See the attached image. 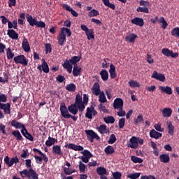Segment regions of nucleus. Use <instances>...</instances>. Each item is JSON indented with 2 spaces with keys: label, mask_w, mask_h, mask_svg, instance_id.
Masks as SVG:
<instances>
[{
  "label": "nucleus",
  "mask_w": 179,
  "mask_h": 179,
  "mask_svg": "<svg viewBox=\"0 0 179 179\" xmlns=\"http://www.w3.org/2000/svg\"><path fill=\"white\" fill-rule=\"evenodd\" d=\"M162 163H169L170 162V157L167 154H162L159 156Z\"/></svg>",
  "instance_id": "obj_35"
},
{
  "label": "nucleus",
  "mask_w": 179,
  "mask_h": 179,
  "mask_svg": "<svg viewBox=\"0 0 179 179\" xmlns=\"http://www.w3.org/2000/svg\"><path fill=\"white\" fill-rule=\"evenodd\" d=\"M85 134L90 141L93 142L94 139L96 141H100V137L96 132L93 131V130H86Z\"/></svg>",
  "instance_id": "obj_7"
},
{
  "label": "nucleus",
  "mask_w": 179,
  "mask_h": 179,
  "mask_svg": "<svg viewBox=\"0 0 179 179\" xmlns=\"http://www.w3.org/2000/svg\"><path fill=\"white\" fill-rule=\"evenodd\" d=\"M162 53L165 57H171V58H177L178 57V52H173L172 50H169V48H163L162 50Z\"/></svg>",
  "instance_id": "obj_10"
},
{
  "label": "nucleus",
  "mask_w": 179,
  "mask_h": 179,
  "mask_svg": "<svg viewBox=\"0 0 179 179\" xmlns=\"http://www.w3.org/2000/svg\"><path fill=\"white\" fill-rule=\"evenodd\" d=\"M141 177V173H129L127 175V178L137 179Z\"/></svg>",
  "instance_id": "obj_52"
},
{
  "label": "nucleus",
  "mask_w": 179,
  "mask_h": 179,
  "mask_svg": "<svg viewBox=\"0 0 179 179\" xmlns=\"http://www.w3.org/2000/svg\"><path fill=\"white\" fill-rule=\"evenodd\" d=\"M85 34L88 40H93L94 38V31H93V29H88Z\"/></svg>",
  "instance_id": "obj_43"
},
{
  "label": "nucleus",
  "mask_w": 179,
  "mask_h": 179,
  "mask_svg": "<svg viewBox=\"0 0 179 179\" xmlns=\"http://www.w3.org/2000/svg\"><path fill=\"white\" fill-rule=\"evenodd\" d=\"M96 173L99 176H106L107 170L106 168L100 166L96 169Z\"/></svg>",
  "instance_id": "obj_40"
},
{
  "label": "nucleus",
  "mask_w": 179,
  "mask_h": 179,
  "mask_svg": "<svg viewBox=\"0 0 179 179\" xmlns=\"http://www.w3.org/2000/svg\"><path fill=\"white\" fill-rule=\"evenodd\" d=\"M166 126L168 129V134L169 135H174V125L171 121L166 122Z\"/></svg>",
  "instance_id": "obj_31"
},
{
  "label": "nucleus",
  "mask_w": 179,
  "mask_h": 179,
  "mask_svg": "<svg viewBox=\"0 0 179 179\" xmlns=\"http://www.w3.org/2000/svg\"><path fill=\"white\" fill-rule=\"evenodd\" d=\"M13 61L15 64H21V65H24V66H27V64H29V61L23 55L16 56L13 58Z\"/></svg>",
  "instance_id": "obj_6"
},
{
  "label": "nucleus",
  "mask_w": 179,
  "mask_h": 179,
  "mask_svg": "<svg viewBox=\"0 0 179 179\" xmlns=\"http://www.w3.org/2000/svg\"><path fill=\"white\" fill-rule=\"evenodd\" d=\"M91 92L94 96H99V93L101 92V90H100V84H99V83H95L91 89Z\"/></svg>",
  "instance_id": "obj_17"
},
{
  "label": "nucleus",
  "mask_w": 179,
  "mask_h": 179,
  "mask_svg": "<svg viewBox=\"0 0 179 179\" xmlns=\"http://www.w3.org/2000/svg\"><path fill=\"white\" fill-rule=\"evenodd\" d=\"M35 26H36V27L44 28L45 27V22L43 21H36V24Z\"/></svg>",
  "instance_id": "obj_62"
},
{
  "label": "nucleus",
  "mask_w": 179,
  "mask_h": 179,
  "mask_svg": "<svg viewBox=\"0 0 179 179\" xmlns=\"http://www.w3.org/2000/svg\"><path fill=\"white\" fill-rule=\"evenodd\" d=\"M159 23H160L161 27H162V29H166L167 26H169V24H167V22L166 21V20H164V17H160V19L159 20Z\"/></svg>",
  "instance_id": "obj_47"
},
{
  "label": "nucleus",
  "mask_w": 179,
  "mask_h": 179,
  "mask_svg": "<svg viewBox=\"0 0 179 179\" xmlns=\"http://www.w3.org/2000/svg\"><path fill=\"white\" fill-rule=\"evenodd\" d=\"M52 153H54V155H58V156H63L64 154L62 153V150H61V145H53Z\"/></svg>",
  "instance_id": "obj_26"
},
{
  "label": "nucleus",
  "mask_w": 179,
  "mask_h": 179,
  "mask_svg": "<svg viewBox=\"0 0 179 179\" xmlns=\"http://www.w3.org/2000/svg\"><path fill=\"white\" fill-rule=\"evenodd\" d=\"M131 23L132 24H136V26H139L140 27H142L143 24H145V22L143 20L141 17H134V19L131 20Z\"/></svg>",
  "instance_id": "obj_20"
},
{
  "label": "nucleus",
  "mask_w": 179,
  "mask_h": 179,
  "mask_svg": "<svg viewBox=\"0 0 179 179\" xmlns=\"http://www.w3.org/2000/svg\"><path fill=\"white\" fill-rule=\"evenodd\" d=\"M159 90L161 93H165L166 94H173V90L169 86H159Z\"/></svg>",
  "instance_id": "obj_18"
},
{
  "label": "nucleus",
  "mask_w": 179,
  "mask_h": 179,
  "mask_svg": "<svg viewBox=\"0 0 179 179\" xmlns=\"http://www.w3.org/2000/svg\"><path fill=\"white\" fill-rule=\"evenodd\" d=\"M125 110L122 109V108H119V111L117 112L118 117H125Z\"/></svg>",
  "instance_id": "obj_61"
},
{
  "label": "nucleus",
  "mask_w": 179,
  "mask_h": 179,
  "mask_svg": "<svg viewBox=\"0 0 179 179\" xmlns=\"http://www.w3.org/2000/svg\"><path fill=\"white\" fill-rule=\"evenodd\" d=\"M154 127L155 128L156 131H158L159 132H163V131H164V129L162 128V124L160 123L155 124Z\"/></svg>",
  "instance_id": "obj_60"
},
{
  "label": "nucleus",
  "mask_w": 179,
  "mask_h": 179,
  "mask_svg": "<svg viewBox=\"0 0 179 179\" xmlns=\"http://www.w3.org/2000/svg\"><path fill=\"white\" fill-rule=\"evenodd\" d=\"M173 110L170 108H165L162 110V115L163 117H169L171 115Z\"/></svg>",
  "instance_id": "obj_34"
},
{
  "label": "nucleus",
  "mask_w": 179,
  "mask_h": 179,
  "mask_svg": "<svg viewBox=\"0 0 179 179\" xmlns=\"http://www.w3.org/2000/svg\"><path fill=\"white\" fill-rule=\"evenodd\" d=\"M12 135L15 136L17 141H22V139H23V136H22V134L19 130H14L12 131Z\"/></svg>",
  "instance_id": "obj_38"
},
{
  "label": "nucleus",
  "mask_w": 179,
  "mask_h": 179,
  "mask_svg": "<svg viewBox=\"0 0 179 179\" xmlns=\"http://www.w3.org/2000/svg\"><path fill=\"white\" fill-rule=\"evenodd\" d=\"M22 48L24 50V52H29L30 51V45L29 44V41L26 37L23 38Z\"/></svg>",
  "instance_id": "obj_19"
},
{
  "label": "nucleus",
  "mask_w": 179,
  "mask_h": 179,
  "mask_svg": "<svg viewBox=\"0 0 179 179\" xmlns=\"http://www.w3.org/2000/svg\"><path fill=\"white\" fill-rule=\"evenodd\" d=\"M80 59H82V56L72 57L69 60H66L62 64V66L64 69H66L69 73H72V69L76 65L77 62L80 61Z\"/></svg>",
  "instance_id": "obj_1"
},
{
  "label": "nucleus",
  "mask_w": 179,
  "mask_h": 179,
  "mask_svg": "<svg viewBox=\"0 0 179 179\" xmlns=\"http://www.w3.org/2000/svg\"><path fill=\"white\" fill-rule=\"evenodd\" d=\"M99 103H107V99L106 98V94L104 92L101 91L99 94Z\"/></svg>",
  "instance_id": "obj_42"
},
{
  "label": "nucleus",
  "mask_w": 179,
  "mask_h": 179,
  "mask_svg": "<svg viewBox=\"0 0 179 179\" xmlns=\"http://www.w3.org/2000/svg\"><path fill=\"white\" fill-rule=\"evenodd\" d=\"M65 148H68V149H71L76 152H82V150H83V146L75 145L73 143L66 144Z\"/></svg>",
  "instance_id": "obj_15"
},
{
  "label": "nucleus",
  "mask_w": 179,
  "mask_h": 179,
  "mask_svg": "<svg viewBox=\"0 0 179 179\" xmlns=\"http://www.w3.org/2000/svg\"><path fill=\"white\" fill-rule=\"evenodd\" d=\"M4 163H6L8 167H12L13 164H17V163H19V158L15 157L10 159L9 157L6 156L4 158Z\"/></svg>",
  "instance_id": "obj_9"
},
{
  "label": "nucleus",
  "mask_w": 179,
  "mask_h": 179,
  "mask_svg": "<svg viewBox=\"0 0 179 179\" xmlns=\"http://www.w3.org/2000/svg\"><path fill=\"white\" fill-rule=\"evenodd\" d=\"M128 85L130 87L134 89H135V87H141V84L138 81L134 80H129Z\"/></svg>",
  "instance_id": "obj_36"
},
{
  "label": "nucleus",
  "mask_w": 179,
  "mask_h": 179,
  "mask_svg": "<svg viewBox=\"0 0 179 179\" xmlns=\"http://www.w3.org/2000/svg\"><path fill=\"white\" fill-rule=\"evenodd\" d=\"M109 73L111 79H115L117 78V71H115V66L114 64H110Z\"/></svg>",
  "instance_id": "obj_25"
},
{
  "label": "nucleus",
  "mask_w": 179,
  "mask_h": 179,
  "mask_svg": "<svg viewBox=\"0 0 179 179\" xmlns=\"http://www.w3.org/2000/svg\"><path fill=\"white\" fill-rule=\"evenodd\" d=\"M93 115H97V111L92 106L87 108L85 113L86 118L92 120V118H93Z\"/></svg>",
  "instance_id": "obj_13"
},
{
  "label": "nucleus",
  "mask_w": 179,
  "mask_h": 179,
  "mask_svg": "<svg viewBox=\"0 0 179 179\" xmlns=\"http://www.w3.org/2000/svg\"><path fill=\"white\" fill-rule=\"evenodd\" d=\"M116 141L117 137H115V135L111 134L108 142L110 143V145H113V143H114Z\"/></svg>",
  "instance_id": "obj_59"
},
{
  "label": "nucleus",
  "mask_w": 179,
  "mask_h": 179,
  "mask_svg": "<svg viewBox=\"0 0 179 179\" xmlns=\"http://www.w3.org/2000/svg\"><path fill=\"white\" fill-rule=\"evenodd\" d=\"M78 169L80 173H85V171H86V165H85L82 161H80L78 162Z\"/></svg>",
  "instance_id": "obj_50"
},
{
  "label": "nucleus",
  "mask_w": 179,
  "mask_h": 179,
  "mask_svg": "<svg viewBox=\"0 0 179 179\" xmlns=\"http://www.w3.org/2000/svg\"><path fill=\"white\" fill-rule=\"evenodd\" d=\"M112 175L114 179H121L122 177V174L119 171L113 172Z\"/></svg>",
  "instance_id": "obj_57"
},
{
  "label": "nucleus",
  "mask_w": 179,
  "mask_h": 179,
  "mask_svg": "<svg viewBox=\"0 0 179 179\" xmlns=\"http://www.w3.org/2000/svg\"><path fill=\"white\" fill-rule=\"evenodd\" d=\"M139 122H143V116L142 115H139L137 116L136 119H134V124L137 125Z\"/></svg>",
  "instance_id": "obj_56"
},
{
  "label": "nucleus",
  "mask_w": 179,
  "mask_h": 179,
  "mask_svg": "<svg viewBox=\"0 0 179 179\" xmlns=\"http://www.w3.org/2000/svg\"><path fill=\"white\" fill-rule=\"evenodd\" d=\"M97 131L101 134V135H104V134H108L110 130L107 128V126L102 124L96 128Z\"/></svg>",
  "instance_id": "obj_28"
},
{
  "label": "nucleus",
  "mask_w": 179,
  "mask_h": 179,
  "mask_svg": "<svg viewBox=\"0 0 179 179\" xmlns=\"http://www.w3.org/2000/svg\"><path fill=\"white\" fill-rule=\"evenodd\" d=\"M99 13L96 9H92L91 11L89 12L88 16L90 17H94L96 16H99Z\"/></svg>",
  "instance_id": "obj_53"
},
{
  "label": "nucleus",
  "mask_w": 179,
  "mask_h": 179,
  "mask_svg": "<svg viewBox=\"0 0 179 179\" xmlns=\"http://www.w3.org/2000/svg\"><path fill=\"white\" fill-rule=\"evenodd\" d=\"M79 109H78V107L75 103H72L71 105L68 106V110L71 114H73V115H76L78 114V111Z\"/></svg>",
  "instance_id": "obj_27"
},
{
  "label": "nucleus",
  "mask_w": 179,
  "mask_h": 179,
  "mask_svg": "<svg viewBox=\"0 0 179 179\" xmlns=\"http://www.w3.org/2000/svg\"><path fill=\"white\" fill-rule=\"evenodd\" d=\"M104 152L106 153V155H113V153H114V152H115V150H114V147H113L112 145H108L105 149H104Z\"/></svg>",
  "instance_id": "obj_41"
},
{
  "label": "nucleus",
  "mask_w": 179,
  "mask_h": 179,
  "mask_svg": "<svg viewBox=\"0 0 179 179\" xmlns=\"http://www.w3.org/2000/svg\"><path fill=\"white\" fill-rule=\"evenodd\" d=\"M171 36H173V37H176L178 38H179V27H176L175 28H173L171 32Z\"/></svg>",
  "instance_id": "obj_48"
},
{
  "label": "nucleus",
  "mask_w": 179,
  "mask_h": 179,
  "mask_svg": "<svg viewBox=\"0 0 179 179\" xmlns=\"http://www.w3.org/2000/svg\"><path fill=\"white\" fill-rule=\"evenodd\" d=\"M0 110H3L4 114H10V103H0Z\"/></svg>",
  "instance_id": "obj_16"
},
{
  "label": "nucleus",
  "mask_w": 179,
  "mask_h": 179,
  "mask_svg": "<svg viewBox=\"0 0 179 179\" xmlns=\"http://www.w3.org/2000/svg\"><path fill=\"white\" fill-rule=\"evenodd\" d=\"M133 163H143V159L142 158L138 157L136 156L132 155L131 157Z\"/></svg>",
  "instance_id": "obj_51"
},
{
  "label": "nucleus",
  "mask_w": 179,
  "mask_h": 179,
  "mask_svg": "<svg viewBox=\"0 0 179 179\" xmlns=\"http://www.w3.org/2000/svg\"><path fill=\"white\" fill-rule=\"evenodd\" d=\"M60 113L62 117H63V118H66V120H69L71 117V115L68 111V108H66L64 103L60 106Z\"/></svg>",
  "instance_id": "obj_8"
},
{
  "label": "nucleus",
  "mask_w": 179,
  "mask_h": 179,
  "mask_svg": "<svg viewBox=\"0 0 179 179\" xmlns=\"http://www.w3.org/2000/svg\"><path fill=\"white\" fill-rule=\"evenodd\" d=\"M81 155H83V156L78 157V159L82 160L81 162L83 163H89V160L93 157V155L87 150H84L82 151Z\"/></svg>",
  "instance_id": "obj_5"
},
{
  "label": "nucleus",
  "mask_w": 179,
  "mask_h": 179,
  "mask_svg": "<svg viewBox=\"0 0 179 179\" xmlns=\"http://www.w3.org/2000/svg\"><path fill=\"white\" fill-rule=\"evenodd\" d=\"M101 78L103 82L108 80V71L107 70H101L100 72Z\"/></svg>",
  "instance_id": "obj_33"
},
{
  "label": "nucleus",
  "mask_w": 179,
  "mask_h": 179,
  "mask_svg": "<svg viewBox=\"0 0 179 179\" xmlns=\"http://www.w3.org/2000/svg\"><path fill=\"white\" fill-rule=\"evenodd\" d=\"M82 71V68L78 66L77 63L73 66V76H79L80 75V72Z\"/></svg>",
  "instance_id": "obj_32"
},
{
  "label": "nucleus",
  "mask_w": 179,
  "mask_h": 179,
  "mask_svg": "<svg viewBox=\"0 0 179 179\" xmlns=\"http://www.w3.org/2000/svg\"><path fill=\"white\" fill-rule=\"evenodd\" d=\"M99 108L100 111H102V113H106V114H110V110H108L107 108H106V106H103V104H100L99 106Z\"/></svg>",
  "instance_id": "obj_58"
},
{
  "label": "nucleus",
  "mask_w": 179,
  "mask_h": 179,
  "mask_svg": "<svg viewBox=\"0 0 179 179\" xmlns=\"http://www.w3.org/2000/svg\"><path fill=\"white\" fill-rule=\"evenodd\" d=\"M122 107H124V101H122L121 98L115 99L113 102V108H115V110H118L122 108Z\"/></svg>",
  "instance_id": "obj_14"
},
{
  "label": "nucleus",
  "mask_w": 179,
  "mask_h": 179,
  "mask_svg": "<svg viewBox=\"0 0 179 179\" xmlns=\"http://www.w3.org/2000/svg\"><path fill=\"white\" fill-rule=\"evenodd\" d=\"M136 12H143V13H149V8L148 7H138L136 9Z\"/></svg>",
  "instance_id": "obj_55"
},
{
  "label": "nucleus",
  "mask_w": 179,
  "mask_h": 179,
  "mask_svg": "<svg viewBox=\"0 0 179 179\" xmlns=\"http://www.w3.org/2000/svg\"><path fill=\"white\" fill-rule=\"evenodd\" d=\"M147 62L148 64H153V62H155V60L153 59V58H152V55H147Z\"/></svg>",
  "instance_id": "obj_63"
},
{
  "label": "nucleus",
  "mask_w": 179,
  "mask_h": 179,
  "mask_svg": "<svg viewBox=\"0 0 179 179\" xmlns=\"http://www.w3.org/2000/svg\"><path fill=\"white\" fill-rule=\"evenodd\" d=\"M141 179H156V177L153 175L141 176Z\"/></svg>",
  "instance_id": "obj_64"
},
{
  "label": "nucleus",
  "mask_w": 179,
  "mask_h": 179,
  "mask_svg": "<svg viewBox=\"0 0 179 179\" xmlns=\"http://www.w3.org/2000/svg\"><path fill=\"white\" fill-rule=\"evenodd\" d=\"M103 120L106 124H114L115 122V119L113 116L105 117H103Z\"/></svg>",
  "instance_id": "obj_44"
},
{
  "label": "nucleus",
  "mask_w": 179,
  "mask_h": 179,
  "mask_svg": "<svg viewBox=\"0 0 179 179\" xmlns=\"http://www.w3.org/2000/svg\"><path fill=\"white\" fill-rule=\"evenodd\" d=\"M8 101V96L5 94H0V104L6 103Z\"/></svg>",
  "instance_id": "obj_54"
},
{
  "label": "nucleus",
  "mask_w": 179,
  "mask_h": 179,
  "mask_svg": "<svg viewBox=\"0 0 179 179\" xmlns=\"http://www.w3.org/2000/svg\"><path fill=\"white\" fill-rule=\"evenodd\" d=\"M74 104H76V106L80 113H83L85 106H87L82 99V96H80L79 94L76 96Z\"/></svg>",
  "instance_id": "obj_4"
},
{
  "label": "nucleus",
  "mask_w": 179,
  "mask_h": 179,
  "mask_svg": "<svg viewBox=\"0 0 179 179\" xmlns=\"http://www.w3.org/2000/svg\"><path fill=\"white\" fill-rule=\"evenodd\" d=\"M37 69H38L40 72H44L45 73H48V72H50V68L47 63L42 64V65H38Z\"/></svg>",
  "instance_id": "obj_21"
},
{
  "label": "nucleus",
  "mask_w": 179,
  "mask_h": 179,
  "mask_svg": "<svg viewBox=\"0 0 179 179\" xmlns=\"http://www.w3.org/2000/svg\"><path fill=\"white\" fill-rule=\"evenodd\" d=\"M6 52L8 59H13V57H15V53L12 52L10 48H7Z\"/></svg>",
  "instance_id": "obj_46"
},
{
  "label": "nucleus",
  "mask_w": 179,
  "mask_h": 179,
  "mask_svg": "<svg viewBox=\"0 0 179 179\" xmlns=\"http://www.w3.org/2000/svg\"><path fill=\"white\" fill-rule=\"evenodd\" d=\"M101 1L103 2L105 6H108V8H110V9H113V10L115 9V5L110 3V0H101Z\"/></svg>",
  "instance_id": "obj_49"
},
{
  "label": "nucleus",
  "mask_w": 179,
  "mask_h": 179,
  "mask_svg": "<svg viewBox=\"0 0 179 179\" xmlns=\"http://www.w3.org/2000/svg\"><path fill=\"white\" fill-rule=\"evenodd\" d=\"M65 34L66 35H65ZM72 35V32L71 31V29L65 27H62L61 29V31L59 34V36H57V41L59 45H64L65 43H66V36L67 37H71Z\"/></svg>",
  "instance_id": "obj_2"
},
{
  "label": "nucleus",
  "mask_w": 179,
  "mask_h": 179,
  "mask_svg": "<svg viewBox=\"0 0 179 179\" xmlns=\"http://www.w3.org/2000/svg\"><path fill=\"white\" fill-rule=\"evenodd\" d=\"M151 78L156 80H159V82H164V80H166V76H164V74L158 73L157 71H154L152 72Z\"/></svg>",
  "instance_id": "obj_11"
},
{
  "label": "nucleus",
  "mask_w": 179,
  "mask_h": 179,
  "mask_svg": "<svg viewBox=\"0 0 179 179\" xmlns=\"http://www.w3.org/2000/svg\"><path fill=\"white\" fill-rule=\"evenodd\" d=\"M150 136L154 139H159V138H162V133L157 132L155 129H152L150 131Z\"/></svg>",
  "instance_id": "obj_30"
},
{
  "label": "nucleus",
  "mask_w": 179,
  "mask_h": 179,
  "mask_svg": "<svg viewBox=\"0 0 179 179\" xmlns=\"http://www.w3.org/2000/svg\"><path fill=\"white\" fill-rule=\"evenodd\" d=\"M139 145H143V139L135 136H132L127 143L128 148L131 149H137Z\"/></svg>",
  "instance_id": "obj_3"
},
{
  "label": "nucleus",
  "mask_w": 179,
  "mask_h": 179,
  "mask_svg": "<svg viewBox=\"0 0 179 179\" xmlns=\"http://www.w3.org/2000/svg\"><path fill=\"white\" fill-rule=\"evenodd\" d=\"M67 92H75L76 90V85L73 83H70L66 86Z\"/></svg>",
  "instance_id": "obj_45"
},
{
  "label": "nucleus",
  "mask_w": 179,
  "mask_h": 179,
  "mask_svg": "<svg viewBox=\"0 0 179 179\" xmlns=\"http://www.w3.org/2000/svg\"><path fill=\"white\" fill-rule=\"evenodd\" d=\"M27 20L28 22V23L29 24V26H36V23H37V17H34L33 18V16L31 15H27Z\"/></svg>",
  "instance_id": "obj_29"
},
{
  "label": "nucleus",
  "mask_w": 179,
  "mask_h": 179,
  "mask_svg": "<svg viewBox=\"0 0 179 179\" xmlns=\"http://www.w3.org/2000/svg\"><path fill=\"white\" fill-rule=\"evenodd\" d=\"M10 125L15 128V129H21V131H24L26 129V126L23 123L19 122L16 120H11Z\"/></svg>",
  "instance_id": "obj_12"
},
{
  "label": "nucleus",
  "mask_w": 179,
  "mask_h": 179,
  "mask_svg": "<svg viewBox=\"0 0 179 179\" xmlns=\"http://www.w3.org/2000/svg\"><path fill=\"white\" fill-rule=\"evenodd\" d=\"M57 139L49 136L48 140L45 141V145L46 146L50 147L52 146V145H54L55 143V142H57Z\"/></svg>",
  "instance_id": "obj_39"
},
{
  "label": "nucleus",
  "mask_w": 179,
  "mask_h": 179,
  "mask_svg": "<svg viewBox=\"0 0 179 179\" xmlns=\"http://www.w3.org/2000/svg\"><path fill=\"white\" fill-rule=\"evenodd\" d=\"M7 34L10 38H12V40H17V38H19V34L16 33L15 30L8 29L7 31Z\"/></svg>",
  "instance_id": "obj_22"
},
{
  "label": "nucleus",
  "mask_w": 179,
  "mask_h": 179,
  "mask_svg": "<svg viewBox=\"0 0 179 179\" xmlns=\"http://www.w3.org/2000/svg\"><path fill=\"white\" fill-rule=\"evenodd\" d=\"M62 6L68 12H71V15H73L74 17H78V16L79 15L78 13H76L75 10L72 9V8H71V6H69L68 4H62Z\"/></svg>",
  "instance_id": "obj_23"
},
{
  "label": "nucleus",
  "mask_w": 179,
  "mask_h": 179,
  "mask_svg": "<svg viewBox=\"0 0 179 179\" xmlns=\"http://www.w3.org/2000/svg\"><path fill=\"white\" fill-rule=\"evenodd\" d=\"M137 36L132 34L131 35H128L125 37L124 40L125 41H127L128 43H135V39L136 38Z\"/></svg>",
  "instance_id": "obj_37"
},
{
  "label": "nucleus",
  "mask_w": 179,
  "mask_h": 179,
  "mask_svg": "<svg viewBox=\"0 0 179 179\" xmlns=\"http://www.w3.org/2000/svg\"><path fill=\"white\" fill-rule=\"evenodd\" d=\"M21 134L26 138V139H28V141H30L31 142H33L34 141V137L29 131H27V129L25 128L24 130H21Z\"/></svg>",
  "instance_id": "obj_24"
}]
</instances>
